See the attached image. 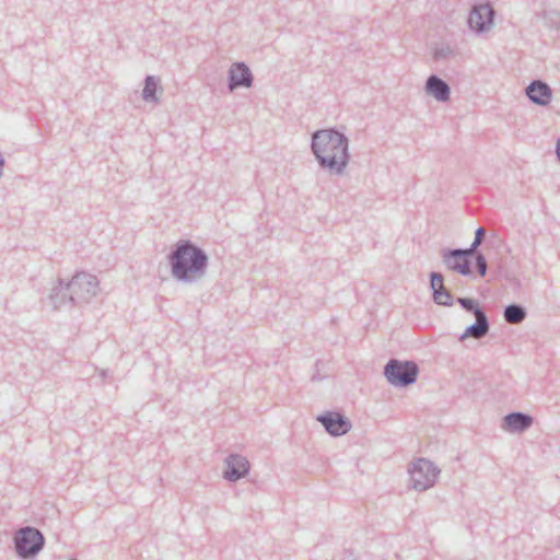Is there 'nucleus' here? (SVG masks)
Returning <instances> with one entry per match:
<instances>
[{"mask_svg": "<svg viewBox=\"0 0 560 560\" xmlns=\"http://www.w3.org/2000/svg\"><path fill=\"white\" fill-rule=\"evenodd\" d=\"M528 100L538 106H547L552 100L551 88L542 80H533L525 89Z\"/></svg>", "mask_w": 560, "mask_h": 560, "instance_id": "nucleus-12", "label": "nucleus"}, {"mask_svg": "<svg viewBox=\"0 0 560 560\" xmlns=\"http://www.w3.org/2000/svg\"><path fill=\"white\" fill-rule=\"evenodd\" d=\"M440 468L425 457H418L408 466L410 489L422 492L432 488L440 475Z\"/></svg>", "mask_w": 560, "mask_h": 560, "instance_id": "nucleus-4", "label": "nucleus"}, {"mask_svg": "<svg viewBox=\"0 0 560 560\" xmlns=\"http://www.w3.org/2000/svg\"><path fill=\"white\" fill-rule=\"evenodd\" d=\"M456 248H443L441 250L442 262L446 269L457 272L460 276L469 277L474 275L472 268L465 262L464 258L457 254Z\"/></svg>", "mask_w": 560, "mask_h": 560, "instance_id": "nucleus-13", "label": "nucleus"}, {"mask_svg": "<svg viewBox=\"0 0 560 560\" xmlns=\"http://www.w3.org/2000/svg\"><path fill=\"white\" fill-rule=\"evenodd\" d=\"M556 154H557V159L558 161L560 162V138L558 139L557 141V145H556Z\"/></svg>", "mask_w": 560, "mask_h": 560, "instance_id": "nucleus-29", "label": "nucleus"}, {"mask_svg": "<svg viewBox=\"0 0 560 560\" xmlns=\"http://www.w3.org/2000/svg\"><path fill=\"white\" fill-rule=\"evenodd\" d=\"M534 423V418L522 411H512L502 419V428L511 433H523Z\"/></svg>", "mask_w": 560, "mask_h": 560, "instance_id": "nucleus-14", "label": "nucleus"}, {"mask_svg": "<svg viewBox=\"0 0 560 560\" xmlns=\"http://www.w3.org/2000/svg\"><path fill=\"white\" fill-rule=\"evenodd\" d=\"M4 158L3 155L0 153V178L2 177V174H3V167H4Z\"/></svg>", "mask_w": 560, "mask_h": 560, "instance_id": "nucleus-27", "label": "nucleus"}, {"mask_svg": "<svg viewBox=\"0 0 560 560\" xmlns=\"http://www.w3.org/2000/svg\"><path fill=\"white\" fill-rule=\"evenodd\" d=\"M424 91L428 95L441 103H445L451 98V88L448 83L434 73L428 77Z\"/></svg>", "mask_w": 560, "mask_h": 560, "instance_id": "nucleus-15", "label": "nucleus"}, {"mask_svg": "<svg viewBox=\"0 0 560 560\" xmlns=\"http://www.w3.org/2000/svg\"><path fill=\"white\" fill-rule=\"evenodd\" d=\"M495 14L497 12L490 1L476 2L470 8L467 25L475 34H483L493 26Z\"/></svg>", "mask_w": 560, "mask_h": 560, "instance_id": "nucleus-7", "label": "nucleus"}, {"mask_svg": "<svg viewBox=\"0 0 560 560\" xmlns=\"http://www.w3.org/2000/svg\"><path fill=\"white\" fill-rule=\"evenodd\" d=\"M481 244L478 243L477 241H472V243L470 244L469 248L472 250V252H477L478 247L480 246Z\"/></svg>", "mask_w": 560, "mask_h": 560, "instance_id": "nucleus-28", "label": "nucleus"}, {"mask_svg": "<svg viewBox=\"0 0 560 560\" xmlns=\"http://www.w3.org/2000/svg\"><path fill=\"white\" fill-rule=\"evenodd\" d=\"M544 19L546 25L549 26L550 28L558 30L560 27V11L550 10L548 12H545Z\"/></svg>", "mask_w": 560, "mask_h": 560, "instance_id": "nucleus-22", "label": "nucleus"}, {"mask_svg": "<svg viewBox=\"0 0 560 560\" xmlns=\"http://www.w3.org/2000/svg\"><path fill=\"white\" fill-rule=\"evenodd\" d=\"M526 316V307L518 303H510L503 310V318L508 324H521Z\"/></svg>", "mask_w": 560, "mask_h": 560, "instance_id": "nucleus-19", "label": "nucleus"}, {"mask_svg": "<svg viewBox=\"0 0 560 560\" xmlns=\"http://www.w3.org/2000/svg\"><path fill=\"white\" fill-rule=\"evenodd\" d=\"M458 250V255H460L465 262L469 265L470 268H472V258L475 259V255L477 253L472 252L469 247L467 248H456Z\"/></svg>", "mask_w": 560, "mask_h": 560, "instance_id": "nucleus-25", "label": "nucleus"}, {"mask_svg": "<svg viewBox=\"0 0 560 560\" xmlns=\"http://www.w3.org/2000/svg\"><path fill=\"white\" fill-rule=\"evenodd\" d=\"M433 59L435 61H446L456 57V50L448 44H436L433 48Z\"/></svg>", "mask_w": 560, "mask_h": 560, "instance_id": "nucleus-20", "label": "nucleus"}, {"mask_svg": "<svg viewBox=\"0 0 560 560\" xmlns=\"http://www.w3.org/2000/svg\"><path fill=\"white\" fill-rule=\"evenodd\" d=\"M162 93L163 89L161 86V79L152 74L145 75L144 86L141 94L142 100L147 103L158 104Z\"/></svg>", "mask_w": 560, "mask_h": 560, "instance_id": "nucleus-17", "label": "nucleus"}, {"mask_svg": "<svg viewBox=\"0 0 560 560\" xmlns=\"http://www.w3.org/2000/svg\"><path fill=\"white\" fill-rule=\"evenodd\" d=\"M225 469L223 470V478L226 481L235 482L248 475L250 464L248 459L237 453H231L224 459Z\"/></svg>", "mask_w": 560, "mask_h": 560, "instance_id": "nucleus-10", "label": "nucleus"}, {"mask_svg": "<svg viewBox=\"0 0 560 560\" xmlns=\"http://www.w3.org/2000/svg\"><path fill=\"white\" fill-rule=\"evenodd\" d=\"M456 302L460 305L463 310L469 312L474 315L481 314L486 312L479 304V302L472 298H457Z\"/></svg>", "mask_w": 560, "mask_h": 560, "instance_id": "nucleus-21", "label": "nucleus"}, {"mask_svg": "<svg viewBox=\"0 0 560 560\" xmlns=\"http://www.w3.org/2000/svg\"><path fill=\"white\" fill-rule=\"evenodd\" d=\"M320 380H323V377L319 376L318 373L313 374L312 377H311L312 382H317V381H320Z\"/></svg>", "mask_w": 560, "mask_h": 560, "instance_id": "nucleus-30", "label": "nucleus"}, {"mask_svg": "<svg viewBox=\"0 0 560 560\" xmlns=\"http://www.w3.org/2000/svg\"><path fill=\"white\" fill-rule=\"evenodd\" d=\"M383 374L394 387L405 388L417 382L419 366L415 361L393 358L384 365Z\"/></svg>", "mask_w": 560, "mask_h": 560, "instance_id": "nucleus-5", "label": "nucleus"}, {"mask_svg": "<svg viewBox=\"0 0 560 560\" xmlns=\"http://www.w3.org/2000/svg\"><path fill=\"white\" fill-rule=\"evenodd\" d=\"M311 151L319 168L334 175H342L351 158L349 138L336 127L314 131Z\"/></svg>", "mask_w": 560, "mask_h": 560, "instance_id": "nucleus-2", "label": "nucleus"}, {"mask_svg": "<svg viewBox=\"0 0 560 560\" xmlns=\"http://www.w3.org/2000/svg\"><path fill=\"white\" fill-rule=\"evenodd\" d=\"M429 287L431 290L432 301L441 306H452L454 298L451 291L444 285V276L440 271H431L429 273Z\"/></svg>", "mask_w": 560, "mask_h": 560, "instance_id": "nucleus-11", "label": "nucleus"}, {"mask_svg": "<svg viewBox=\"0 0 560 560\" xmlns=\"http://www.w3.org/2000/svg\"><path fill=\"white\" fill-rule=\"evenodd\" d=\"M476 320L467 326L464 332L459 336V340L464 341L467 338L481 339L489 334L490 322L486 312L475 315Z\"/></svg>", "mask_w": 560, "mask_h": 560, "instance_id": "nucleus-16", "label": "nucleus"}, {"mask_svg": "<svg viewBox=\"0 0 560 560\" xmlns=\"http://www.w3.org/2000/svg\"><path fill=\"white\" fill-rule=\"evenodd\" d=\"M316 420L335 438L347 434L352 428L350 419L338 411H325L318 415Z\"/></svg>", "mask_w": 560, "mask_h": 560, "instance_id": "nucleus-8", "label": "nucleus"}, {"mask_svg": "<svg viewBox=\"0 0 560 560\" xmlns=\"http://www.w3.org/2000/svg\"><path fill=\"white\" fill-rule=\"evenodd\" d=\"M98 280L96 276L85 271H78L70 281H68V289H71L70 305L75 306L82 303H89L90 300L96 296L98 292Z\"/></svg>", "mask_w": 560, "mask_h": 560, "instance_id": "nucleus-6", "label": "nucleus"}, {"mask_svg": "<svg viewBox=\"0 0 560 560\" xmlns=\"http://www.w3.org/2000/svg\"><path fill=\"white\" fill-rule=\"evenodd\" d=\"M166 261L177 283L194 284L206 278L209 255L191 240L182 238L171 247Z\"/></svg>", "mask_w": 560, "mask_h": 560, "instance_id": "nucleus-1", "label": "nucleus"}, {"mask_svg": "<svg viewBox=\"0 0 560 560\" xmlns=\"http://www.w3.org/2000/svg\"><path fill=\"white\" fill-rule=\"evenodd\" d=\"M70 293L71 289H68V282H65L62 279H58L57 285L51 288L48 296L52 308L58 310L61 306L70 304Z\"/></svg>", "mask_w": 560, "mask_h": 560, "instance_id": "nucleus-18", "label": "nucleus"}, {"mask_svg": "<svg viewBox=\"0 0 560 560\" xmlns=\"http://www.w3.org/2000/svg\"><path fill=\"white\" fill-rule=\"evenodd\" d=\"M16 556L23 560L34 559L45 547L44 534L34 526H24L13 535Z\"/></svg>", "mask_w": 560, "mask_h": 560, "instance_id": "nucleus-3", "label": "nucleus"}, {"mask_svg": "<svg viewBox=\"0 0 560 560\" xmlns=\"http://www.w3.org/2000/svg\"><path fill=\"white\" fill-rule=\"evenodd\" d=\"M486 236V230L481 226L477 228L475 231V238L474 241H477L478 243H482L483 238Z\"/></svg>", "mask_w": 560, "mask_h": 560, "instance_id": "nucleus-26", "label": "nucleus"}, {"mask_svg": "<svg viewBox=\"0 0 560 560\" xmlns=\"http://www.w3.org/2000/svg\"><path fill=\"white\" fill-rule=\"evenodd\" d=\"M458 250V255H460L465 262L469 265L470 268H472V258L475 259V255L477 253L472 252L469 247L467 248H456Z\"/></svg>", "mask_w": 560, "mask_h": 560, "instance_id": "nucleus-24", "label": "nucleus"}, {"mask_svg": "<svg viewBox=\"0 0 560 560\" xmlns=\"http://www.w3.org/2000/svg\"><path fill=\"white\" fill-rule=\"evenodd\" d=\"M254 75L250 68L243 61L233 62L228 71V88L233 92L240 88H252Z\"/></svg>", "mask_w": 560, "mask_h": 560, "instance_id": "nucleus-9", "label": "nucleus"}, {"mask_svg": "<svg viewBox=\"0 0 560 560\" xmlns=\"http://www.w3.org/2000/svg\"><path fill=\"white\" fill-rule=\"evenodd\" d=\"M475 266H476L477 273L480 277H485L487 275V270H488L487 259H486L485 255L480 252H478L475 255Z\"/></svg>", "mask_w": 560, "mask_h": 560, "instance_id": "nucleus-23", "label": "nucleus"}]
</instances>
